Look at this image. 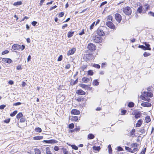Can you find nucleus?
<instances>
[{"instance_id": "nucleus-9", "label": "nucleus", "mask_w": 154, "mask_h": 154, "mask_svg": "<svg viewBox=\"0 0 154 154\" xmlns=\"http://www.w3.org/2000/svg\"><path fill=\"white\" fill-rule=\"evenodd\" d=\"M44 142L47 143H57L58 141L52 139L49 140H44Z\"/></svg>"}, {"instance_id": "nucleus-46", "label": "nucleus", "mask_w": 154, "mask_h": 154, "mask_svg": "<svg viewBox=\"0 0 154 154\" xmlns=\"http://www.w3.org/2000/svg\"><path fill=\"white\" fill-rule=\"evenodd\" d=\"M138 146V145L136 143H133L131 145V146L132 147H137Z\"/></svg>"}, {"instance_id": "nucleus-37", "label": "nucleus", "mask_w": 154, "mask_h": 154, "mask_svg": "<svg viewBox=\"0 0 154 154\" xmlns=\"http://www.w3.org/2000/svg\"><path fill=\"white\" fill-rule=\"evenodd\" d=\"M17 111H14L10 114V116L12 117L14 116L17 113Z\"/></svg>"}, {"instance_id": "nucleus-19", "label": "nucleus", "mask_w": 154, "mask_h": 154, "mask_svg": "<svg viewBox=\"0 0 154 154\" xmlns=\"http://www.w3.org/2000/svg\"><path fill=\"white\" fill-rule=\"evenodd\" d=\"M135 117L136 119H138L141 116V113L140 112H137L134 114Z\"/></svg>"}, {"instance_id": "nucleus-33", "label": "nucleus", "mask_w": 154, "mask_h": 154, "mask_svg": "<svg viewBox=\"0 0 154 154\" xmlns=\"http://www.w3.org/2000/svg\"><path fill=\"white\" fill-rule=\"evenodd\" d=\"M71 120L75 121H77L78 120V118L76 116H72L71 119Z\"/></svg>"}, {"instance_id": "nucleus-18", "label": "nucleus", "mask_w": 154, "mask_h": 154, "mask_svg": "<svg viewBox=\"0 0 154 154\" xmlns=\"http://www.w3.org/2000/svg\"><path fill=\"white\" fill-rule=\"evenodd\" d=\"M2 61H4L5 62L8 63H11L12 62V60L11 59L9 58H4L2 59Z\"/></svg>"}, {"instance_id": "nucleus-1", "label": "nucleus", "mask_w": 154, "mask_h": 154, "mask_svg": "<svg viewBox=\"0 0 154 154\" xmlns=\"http://www.w3.org/2000/svg\"><path fill=\"white\" fill-rule=\"evenodd\" d=\"M142 95V99L144 100L149 102L150 99L147 98L148 97H151L152 96V94L150 92L144 91Z\"/></svg>"}, {"instance_id": "nucleus-42", "label": "nucleus", "mask_w": 154, "mask_h": 154, "mask_svg": "<svg viewBox=\"0 0 154 154\" xmlns=\"http://www.w3.org/2000/svg\"><path fill=\"white\" fill-rule=\"evenodd\" d=\"M71 146L73 149H74L75 150H77L78 149V147L75 145H71Z\"/></svg>"}, {"instance_id": "nucleus-24", "label": "nucleus", "mask_w": 154, "mask_h": 154, "mask_svg": "<svg viewBox=\"0 0 154 154\" xmlns=\"http://www.w3.org/2000/svg\"><path fill=\"white\" fill-rule=\"evenodd\" d=\"M22 4V2L21 1H19L14 3V6L20 5Z\"/></svg>"}, {"instance_id": "nucleus-58", "label": "nucleus", "mask_w": 154, "mask_h": 154, "mask_svg": "<svg viewBox=\"0 0 154 154\" xmlns=\"http://www.w3.org/2000/svg\"><path fill=\"white\" fill-rule=\"evenodd\" d=\"M126 112V111L125 110H123L121 111V114L122 115H125Z\"/></svg>"}, {"instance_id": "nucleus-34", "label": "nucleus", "mask_w": 154, "mask_h": 154, "mask_svg": "<svg viewBox=\"0 0 154 154\" xmlns=\"http://www.w3.org/2000/svg\"><path fill=\"white\" fill-rule=\"evenodd\" d=\"M23 116V115L22 113L21 112H20L16 116V118L17 119H18L22 117Z\"/></svg>"}, {"instance_id": "nucleus-57", "label": "nucleus", "mask_w": 154, "mask_h": 154, "mask_svg": "<svg viewBox=\"0 0 154 154\" xmlns=\"http://www.w3.org/2000/svg\"><path fill=\"white\" fill-rule=\"evenodd\" d=\"M59 148L57 146H55L54 148V149L55 151H58L59 150Z\"/></svg>"}, {"instance_id": "nucleus-53", "label": "nucleus", "mask_w": 154, "mask_h": 154, "mask_svg": "<svg viewBox=\"0 0 154 154\" xmlns=\"http://www.w3.org/2000/svg\"><path fill=\"white\" fill-rule=\"evenodd\" d=\"M6 107V105H2L0 106V109H4Z\"/></svg>"}, {"instance_id": "nucleus-15", "label": "nucleus", "mask_w": 154, "mask_h": 154, "mask_svg": "<svg viewBox=\"0 0 154 154\" xmlns=\"http://www.w3.org/2000/svg\"><path fill=\"white\" fill-rule=\"evenodd\" d=\"M75 50L76 49L75 48H73L72 49L69 50L67 53V55L68 56H69L70 55L73 54L75 51Z\"/></svg>"}, {"instance_id": "nucleus-64", "label": "nucleus", "mask_w": 154, "mask_h": 154, "mask_svg": "<svg viewBox=\"0 0 154 154\" xmlns=\"http://www.w3.org/2000/svg\"><path fill=\"white\" fill-rule=\"evenodd\" d=\"M125 149H126V150H128L129 151H131V148H129L128 147H127V146L125 147Z\"/></svg>"}, {"instance_id": "nucleus-22", "label": "nucleus", "mask_w": 154, "mask_h": 154, "mask_svg": "<svg viewBox=\"0 0 154 154\" xmlns=\"http://www.w3.org/2000/svg\"><path fill=\"white\" fill-rule=\"evenodd\" d=\"M93 149H94V150L96 151H99L100 148V146H93Z\"/></svg>"}, {"instance_id": "nucleus-61", "label": "nucleus", "mask_w": 154, "mask_h": 154, "mask_svg": "<svg viewBox=\"0 0 154 154\" xmlns=\"http://www.w3.org/2000/svg\"><path fill=\"white\" fill-rule=\"evenodd\" d=\"M22 68L20 65H18L17 67V70H20L22 69Z\"/></svg>"}, {"instance_id": "nucleus-12", "label": "nucleus", "mask_w": 154, "mask_h": 154, "mask_svg": "<svg viewBox=\"0 0 154 154\" xmlns=\"http://www.w3.org/2000/svg\"><path fill=\"white\" fill-rule=\"evenodd\" d=\"M76 93L77 94L80 95H85V92L81 89L77 90Z\"/></svg>"}, {"instance_id": "nucleus-43", "label": "nucleus", "mask_w": 154, "mask_h": 154, "mask_svg": "<svg viewBox=\"0 0 154 154\" xmlns=\"http://www.w3.org/2000/svg\"><path fill=\"white\" fill-rule=\"evenodd\" d=\"M69 128L70 129H72L74 128V124L72 123L70 124L69 125Z\"/></svg>"}, {"instance_id": "nucleus-20", "label": "nucleus", "mask_w": 154, "mask_h": 154, "mask_svg": "<svg viewBox=\"0 0 154 154\" xmlns=\"http://www.w3.org/2000/svg\"><path fill=\"white\" fill-rule=\"evenodd\" d=\"M43 138V137L41 136H37L33 137V139L35 140H40Z\"/></svg>"}, {"instance_id": "nucleus-56", "label": "nucleus", "mask_w": 154, "mask_h": 154, "mask_svg": "<svg viewBox=\"0 0 154 154\" xmlns=\"http://www.w3.org/2000/svg\"><path fill=\"white\" fill-rule=\"evenodd\" d=\"M107 3V2L106 1H105V2H103L101 4L100 7H101L102 6L106 4Z\"/></svg>"}, {"instance_id": "nucleus-30", "label": "nucleus", "mask_w": 154, "mask_h": 154, "mask_svg": "<svg viewBox=\"0 0 154 154\" xmlns=\"http://www.w3.org/2000/svg\"><path fill=\"white\" fill-rule=\"evenodd\" d=\"M134 103L132 102H131L129 103L128 106L129 107H134Z\"/></svg>"}, {"instance_id": "nucleus-45", "label": "nucleus", "mask_w": 154, "mask_h": 154, "mask_svg": "<svg viewBox=\"0 0 154 154\" xmlns=\"http://www.w3.org/2000/svg\"><path fill=\"white\" fill-rule=\"evenodd\" d=\"M139 132L141 134H144L145 132V130L143 128H142L141 129L139 130Z\"/></svg>"}, {"instance_id": "nucleus-48", "label": "nucleus", "mask_w": 154, "mask_h": 154, "mask_svg": "<svg viewBox=\"0 0 154 154\" xmlns=\"http://www.w3.org/2000/svg\"><path fill=\"white\" fill-rule=\"evenodd\" d=\"M95 23V22H94L91 25L90 27V29L91 30L93 28L94 26V25Z\"/></svg>"}, {"instance_id": "nucleus-28", "label": "nucleus", "mask_w": 154, "mask_h": 154, "mask_svg": "<svg viewBox=\"0 0 154 154\" xmlns=\"http://www.w3.org/2000/svg\"><path fill=\"white\" fill-rule=\"evenodd\" d=\"M142 11V6H140L138 8L137 10V12H138L140 13H141Z\"/></svg>"}, {"instance_id": "nucleus-8", "label": "nucleus", "mask_w": 154, "mask_h": 154, "mask_svg": "<svg viewBox=\"0 0 154 154\" xmlns=\"http://www.w3.org/2000/svg\"><path fill=\"white\" fill-rule=\"evenodd\" d=\"M115 18L116 20L119 22L120 23L122 20V17L119 14H115Z\"/></svg>"}, {"instance_id": "nucleus-17", "label": "nucleus", "mask_w": 154, "mask_h": 154, "mask_svg": "<svg viewBox=\"0 0 154 154\" xmlns=\"http://www.w3.org/2000/svg\"><path fill=\"white\" fill-rule=\"evenodd\" d=\"M143 123V121L141 119L139 120L136 124V127H139L141 126Z\"/></svg>"}, {"instance_id": "nucleus-6", "label": "nucleus", "mask_w": 154, "mask_h": 154, "mask_svg": "<svg viewBox=\"0 0 154 154\" xmlns=\"http://www.w3.org/2000/svg\"><path fill=\"white\" fill-rule=\"evenodd\" d=\"M95 46L92 43H90L88 46V48L89 50L92 51L95 50Z\"/></svg>"}, {"instance_id": "nucleus-36", "label": "nucleus", "mask_w": 154, "mask_h": 154, "mask_svg": "<svg viewBox=\"0 0 154 154\" xmlns=\"http://www.w3.org/2000/svg\"><path fill=\"white\" fill-rule=\"evenodd\" d=\"M46 154H52L51 152L50 151V148L47 147L46 148Z\"/></svg>"}, {"instance_id": "nucleus-41", "label": "nucleus", "mask_w": 154, "mask_h": 154, "mask_svg": "<svg viewBox=\"0 0 154 154\" xmlns=\"http://www.w3.org/2000/svg\"><path fill=\"white\" fill-rule=\"evenodd\" d=\"M143 55V56L144 57H148V56H150V54L149 53H147V52H144Z\"/></svg>"}, {"instance_id": "nucleus-47", "label": "nucleus", "mask_w": 154, "mask_h": 154, "mask_svg": "<svg viewBox=\"0 0 154 154\" xmlns=\"http://www.w3.org/2000/svg\"><path fill=\"white\" fill-rule=\"evenodd\" d=\"M146 148H145L144 149H143L142 151L140 152V154H145V152H146Z\"/></svg>"}, {"instance_id": "nucleus-31", "label": "nucleus", "mask_w": 154, "mask_h": 154, "mask_svg": "<svg viewBox=\"0 0 154 154\" xmlns=\"http://www.w3.org/2000/svg\"><path fill=\"white\" fill-rule=\"evenodd\" d=\"M107 19L108 21H112V16L110 15L108 16L107 17Z\"/></svg>"}, {"instance_id": "nucleus-4", "label": "nucleus", "mask_w": 154, "mask_h": 154, "mask_svg": "<svg viewBox=\"0 0 154 154\" xmlns=\"http://www.w3.org/2000/svg\"><path fill=\"white\" fill-rule=\"evenodd\" d=\"M29 153L30 154H41L40 151L37 148H35L32 151H30Z\"/></svg>"}, {"instance_id": "nucleus-62", "label": "nucleus", "mask_w": 154, "mask_h": 154, "mask_svg": "<svg viewBox=\"0 0 154 154\" xmlns=\"http://www.w3.org/2000/svg\"><path fill=\"white\" fill-rule=\"evenodd\" d=\"M25 46L23 45H20V49L22 51H23L25 48Z\"/></svg>"}, {"instance_id": "nucleus-32", "label": "nucleus", "mask_w": 154, "mask_h": 154, "mask_svg": "<svg viewBox=\"0 0 154 154\" xmlns=\"http://www.w3.org/2000/svg\"><path fill=\"white\" fill-rule=\"evenodd\" d=\"M99 84V82L97 81V80H94L93 82V85L95 86L98 85Z\"/></svg>"}, {"instance_id": "nucleus-49", "label": "nucleus", "mask_w": 154, "mask_h": 154, "mask_svg": "<svg viewBox=\"0 0 154 154\" xmlns=\"http://www.w3.org/2000/svg\"><path fill=\"white\" fill-rule=\"evenodd\" d=\"M62 58H63V56L62 55H61L58 58V59H57V61H61L62 60Z\"/></svg>"}, {"instance_id": "nucleus-2", "label": "nucleus", "mask_w": 154, "mask_h": 154, "mask_svg": "<svg viewBox=\"0 0 154 154\" xmlns=\"http://www.w3.org/2000/svg\"><path fill=\"white\" fill-rule=\"evenodd\" d=\"M123 11L125 14L129 15L132 13V10L130 7L127 6L123 8Z\"/></svg>"}, {"instance_id": "nucleus-40", "label": "nucleus", "mask_w": 154, "mask_h": 154, "mask_svg": "<svg viewBox=\"0 0 154 154\" xmlns=\"http://www.w3.org/2000/svg\"><path fill=\"white\" fill-rule=\"evenodd\" d=\"M135 132V130L134 129H133L130 132V133L131 135H134Z\"/></svg>"}, {"instance_id": "nucleus-38", "label": "nucleus", "mask_w": 154, "mask_h": 154, "mask_svg": "<svg viewBox=\"0 0 154 154\" xmlns=\"http://www.w3.org/2000/svg\"><path fill=\"white\" fill-rule=\"evenodd\" d=\"M80 86L84 88H86L87 87H88V86L87 85L83 84H80Z\"/></svg>"}, {"instance_id": "nucleus-51", "label": "nucleus", "mask_w": 154, "mask_h": 154, "mask_svg": "<svg viewBox=\"0 0 154 154\" xmlns=\"http://www.w3.org/2000/svg\"><path fill=\"white\" fill-rule=\"evenodd\" d=\"M64 13L63 12H62L60 13L59 14V17H62L64 15Z\"/></svg>"}, {"instance_id": "nucleus-55", "label": "nucleus", "mask_w": 154, "mask_h": 154, "mask_svg": "<svg viewBox=\"0 0 154 154\" xmlns=\"http://www.w3.org/2000/svg\"><path fill=\"white\" fill-rule=\"evenodd\" d=\"M21 103L20 102H18L15 103H14L13 104L14 106H17L21 105Z\"/></svg>"}, {"instance_id": "nucleus-23", "label": "nucleus", "mask_w": 154, "mask_h": 154, "mask_svg": "<svg viewBox=\"0 0 154 154\" xmlns=\"http://www.w3.org/2000/svg\"><path fill=\"white\" fill-rule=\"evenodd\" d=\"M74 32H68L67 36L68 38H70L72 37L73 35Z\"/></svg>"}, {"instance_id": "nucleus-35", "label": "nucleus", "mask_w": 154, "mask_h": 154, "mask_svg": "<svg viewBox=\"0 0 154 154\" xmlns=\"http://www.w3.org/2000/svg\"><path fill=\"white\" fill-rule=\"evenodd\" d=\"M35 131L36 132H42V130L41 128L38 127L35 128Z\"/></svg>"}, {"instance_id": "nucleus-14", "label": "nucleus", "mask_w": 154, "mask_h": 154, "mask_svg": "<svg viewBox=\"0 0 154 154\" xmlns=\"http://www.w3.org/2000/svg\"><path fill=\"white\" fill-rule=\"evenodd\" d=\"M71 113L72 114L74 115H79L80 113L79 111L76 109H74L72 110Z\"/></svg>"}, {"instance_id": "nucleus-3", "label": "nucleus", "mask_w": 154, "mask_h": 154, "mask_svg": "<svg viewBox=\"0 0 154 154\" xmlns=\"http://www.w3.org/2000/svg\"><path fill=\"white\" fill-rule=\"evenodd\" d=\"M101 38L100 37H93L92 39V40L94 42L99 43L101 42L102 41L101 39Z\"/></svg>"}, {"instance_id": "nucleus-25", "label": "nucleus", "mask_w": 154, "mask_h": 154, "mask_svg": "<svg viewBox=\"0 0 154 154\" xmlns=\"http://www.w3.org/2000/svg\"><path fill=\"white\" fill-rule=\"evenodd\" d=\"M138 47L144 50H148V48H147L146 47L143 45H140L138 46Z\"/></svg>"}, {"instance_id": "nucleus-27", "label": "nucleus", "mask_w": 154, "mask_h": 154, "mask_svg": "<svg viewBox=\"0 0 154 154\" xmlns=\"http://www.w3.org/2000/svg\"><path fill=\"white\" fill-rule=\"evenodd\" d=\"M109 154H112V149L110 145H109L108 146Z\"/></svg>"}, {"instance_id": "nucleus-5", "label": "nucleus", "mask_w": 154, "mask_h": 154, "mask_svg": "<svg viewBox=\"0 0 154 154\" xmlns=\"http://www.w3.org/2000/svg\"><path fill=\"white\" fill-rule=\"evenodd\" d=\"M97 33L99 36H103L105 35L103 30L100 28H98L97 29Z\"/></svg>"}, {"instance_id": "nucleus-44", "label": "nucleus", "mask_w": 154, "mask_h": 154, "mask_svg": "<svg viewBox=\"0 0 154 154\" xmlns=\"http://www.w3.org/2000/svg\"><path fill=\"white\" fill-rule=\"evenodd\" d=\"M85 33V29H83L82 31L79 32V35H83V34H84Z\"/></svg>"}, {"instance_id": "nucleus-16", "label": "nucleus", "mask_w": 154, "mask_h": 154, "mask_svg": "<svg viewBox=\"0 0 154 154\" xmlns=\"http://www.w3.org/2000/svg\"><path fill=\"white\" fill-rule=\"evenodd\" d=\"M61 150L64 154H69V153L67 149L64 147L61 148Z\"/></svg>"}, {"instance_id": "nucleus-29", "label": "nucleus", "mask_w": 154, "mask_h": 154, "mask_svg": "<svg viewBox=\"0 0 154 154\" xmlns=\"http://www.w3.org/2000/svg\"><path fill=\"white\" fill-rule=\"evenodd\" d=\"M143 44L146 46V47L147 48H148V50H151V48H149V46H150V45L149 44H147L146 42H144Z\"/></svg>"}, {"instance_id": "nucleus-10", "label": "nucleus", "mask_w": 154, "mask_h": 154, "mask_svg": "<svg viewBox=\"0 0 154 154\" xmlns=\"http://www.w3.org/2000/svg\"><path fill=\"white\" fill-rule=\"evenodd\" d=\"M91 79L86 77H83L82 79V81L83 82L85 83H90L91 82Z\"/></svg>"}, {"instance_id": "nucleus-59", "label": "nucleus", "mask_w": 154, "mask_h": 154, "mask_svg": "<svg viewBox=\"0 0 154 154\" xmlns=\"http://www.w3.org/2000/svg\"><path fill=\"white\" fill-rule=\"evenodd\" d=\"M70 65L69 64H68L66 65L65 66V68L66 69H69L70 68Z\"/></svg>"}, {"instance_id": "nucleus-54", "label": "nucleus", "mask_w": 154, "mask_h": 154, "mask_svg": "<svg viewBox=\"0 0 154 154\" xmlns=\"http://www.w3.org/2000/svg\"><path fill=\"white\" fill-rule=\"evenodd\" d=\"M9 51L8 50H6L2 52V55H4L6 54H7L8 53Z\"/></svg>"}, {"instance_id": "nucleus-52", "label": "nucleus", "mask_w": 154, "mask_h": 154, "mask_svg": "<svg viewBox=\"0 0 154 154\" xmlns=\"http://www.w3.org/2000/svg\"><path fill=\"white\" fill-rule=\"evenodd\" d=\"M93 66L96 68L99 69L100 67V66L98 64H94Z\"/></svg>"}, {"instance_id": "nucleus-63", "label": "nucleus", "mask_w": 154, "mask_h": 154, "mask_svg": "<svg viewBox=\"0 0 154 154\" xmlns=\"http://www.w3.org/2000/svg\"><path fill=\"white\" fill-rule=\"evenodd\" d=\"M25 121V119L23 118H22L20 120V122H24Z\"/></svg>"}, {"instance_id": "nucleus-50", "label": "nucleus", "mask_w": 154, "mask_h": 154, "mask_svg": "<svg viewBox=\"0 0 154 154\" xmlns=\"http://www.w3.org/2000/svg\"><path fill=\"white\" fill-rule=\"evenodd\" d=\"M80 129V128L79 127H76V128L74 129V131H79Z\"/></svg>"}, {"instance_id": "nucleus-11", "label": "nucleus", "mask_w": 154, "mask_h": 154, "mask_svg": "<svg viewBox=\"0 0 154 154\" xmlns=\"http://www.w3.org/2000/svg\"><path fill=\"white\" fill-rule=\"evenodd\" d=\"M141 105L143 107H150L151 106V103L148 102H144L141 103Z\"/></svg>"}, {"instance_id": "nucleus-60", "label": "nucleus", "mask_w": 154, "mask_h": 154, "mask_svg": "<svg viewBox=\"0 0 154 154\" xmlns=\"http://www.w3.org/2000/svg\"><path fill=\"white\" fill-rule=\"evenodd\" d=\"M37 22L35 21H33L32 23V24L34 26H35L36 25V24L37 23Z\"/></svg>"}, {"instance_id": "nucleus-13", "label": "nucleus", "mask_w": 154, "mask_h": 154, "mask_svg": "<svg viewBox=\"0 0 154 154\" xmlns=\"http://www.w3.org/2000/svg\"><path fill=\"white\" fill-rule=\"evenodd\" d=\"M12 48L14 50L20 49V45H19L14 44L12 46Z\"/></svg>"}, {"instance_id": "nucleus-7", "label": "nucleus", "mask_w": 154, "mask_h": 154, "mask_svg": "<svg viewBox=\"0 0 154 154\" xmlns=\"http://www.w3.org/2000/svg\"><path fill=\"white\" fill-rule=\"evenodd\" d=\"M106 25L108 27L110 28L114 29L115 28V26L113 23L110 21H108L106 22Z\"/></svg>"}, {"instance_id": "nucleus-39", "label": "nucleus", "mask_w": 154, "mask_h": 154, "mask_svg": "<svg viewBox=\"0 0 154 154\" xmlns=\"http://www.w3.org/2000/svg\"><path fill=\"white\" fill-rule=\"evenodd\" d=\"M94 72L92 70H90L88 71V74L90 75H93Z\"/></svg>"}, {"instance_id": "nucleus-26", "label": "nucleus", "mask_w": 154, "mask_h": 154, "mask_svg": "<svg viewBox=\"0 0 154 154\" xmlns=\"http://www.w3.org/2000/svg\"><path fill=\"white\" fill-rule=\"evenodd\" d=\"M88 137L89 139H92L94 138V136L93 134H90L88 135Z\"/></svg>"}, {"instance_id": "nucleus-21", "label": "nucleus", "mask_w": 154, "mask_h": 154, "mask_svg": "<svg viewBox=\"0 0 154 154\" xmlns=\"http://www.w3.org/2000/svg\"><path fill=\"white\" fill-rule=\"evenodd\" d=\"M145 122L147 123H148L151 121L150 117L149 116H147L145 117Z\"/></svg>"}]
</instances>
